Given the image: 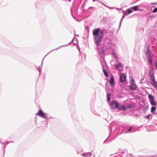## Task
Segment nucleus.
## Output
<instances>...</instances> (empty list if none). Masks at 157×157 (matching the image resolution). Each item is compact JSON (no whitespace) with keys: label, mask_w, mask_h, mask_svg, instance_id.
<instances>
[{"label":"nucleus","mask_w":157,"mask_h":157,"mask_svg":"<svg viewBox=\"0 0 157 157\" xmlns=\"http://www.w3.org/2000/svg\"><path fill=\"white\" fill-rule=\"evenodd\" d=\"M114 122H112L109 126L110 133L109 136L104 141L103 144H107L112 141L117 136L125 132L124 131V127L123 126L113 125Z\"/></svg>","instance_id":"obj_1"},{"label":"nucleus","mask_w":157,"mask_h":157,"mask_svg":"<svg viewBox=\"0 0 157 157\" xmlns=\"http://www.w3.org/2000/svg\"><path fill=\"white\" fill-rule=\"evenodd\" d=\"M99 29H97L94 31H92V34L94 39V42L96 47L95 48V50L98 53L101 52H101H104V50L102 48H101V43L102 42L103 38V36H102L99 34Z\"/></svg>","instance_id":"obj_2"},{"label":"nucleus","mask_w":157,"mask_h":157,"mask_svg":"<svg viewBox=\"0 0 157 157\" xmlns=\"http://www.w3.org/2000/svg\"><path fill=\"white\" fill-rule=\"evenodd\" d=\"M111 42V40L109 38L105 37L103 39V42L102 45H101V48H102L103 49L104 52H102L101 50V52L98 53L101 58H104L105 57V50L110 48Z\"/></svg>","instance_id":"obj_3"},{"label":"nucleus","mask_w":157,"mask_h":157,"mask_svg":"<svg viewBox=\"0 0 157 157\" xmlns=\"http://www.w3.org/2000/svg\"><path fill=\"white\" fill-rule=\"evenodd\" d=\"M110 106L112 109H117L118 110H126L127 108L124 105H121L117 100H113L111 101Z\"/></svg>","instance_id":"obj_4"},{"label":"nucleus","mask_w":157,"mask_h":157,"mask_svg":"<svg viewBox=\"0 0 157 157\" xmlns=\"http://www.w3.org/2000/svg\"><path fill=\"white\" fill-rule=\"evenodd\" d=\"M146 50L145 52V54L147 58V62L149 65H151L153 63V58L152 55V52L150 50V48L148 44H147L145 47Z\"/></svg>","instance_id":"obj_5"},{"label":"nucleus","mask_w":157,"mask_h":157,"mask_svg":"<svg viewBox=\"0 0 157 157\" xmlns=\"http://www.w3.org/2000/svg\"><path fill=\"white\" fill-rule=\"evenodd\" d=\"M85 6V4L84 3H83L79 10H78V6L76 9V12L77 13L78 11H79V13H88L91 14L93 13V12L92 11H90V10H96V8L94 7H89L87 9L85 10L84 7Z\"/></svg>","instance_id":"obj_6"},{"label":"nucleus","mask_w":157,"mask_h":157,"mask_svg":"<svg viewBox=\"0 0 157 157\" xmlns=\"http://www.w3.org/2000/svg\"><path fill=\"white\" fill-rule=\"evenodd\" d=\"M149 68V75L150 78L151 80V83L157 90V82L155 80L153 69L151 67H150Z\"/></svg>","instance_id":"obj_7"},{"label":"nucleus","mask_w":157,"mask_h":157,"mask_svg":"<svg viewBox=\"0 0 157 157\" xmlns=\"http://www.w3.org/2000/svg\"><path fill=\"white\" fill-rule=\"evenodd\" d=\"M75 40L76 41L77 43H74L73 44V46H76L77 47L78 50L79 51V52H80L81 51H80V48L78 45V40L77 39V38H75V37H74V38H73V39L72 40L71 42H70V43H69L68 44H66V45H62V46H59L56 49H53L52 50H57L58 49H59L61 47L67 46L71 44L72 43V42L73 41H75Z\"/></svg>","instance_id":"obj_8"},{"label":"nucleus","mask_w":157,"mask_h":157,"mask_svg":"<svg viewBox=\"0 0 157 157\" xmlns=\"http://www.w3.org/2000/svg\"><path fill=\"white\" fill-rule=\"evenodd\" d=\"M36 115L40 116L42 118H44V119H46L47 121H48L47 118H48V117L47 116L46 113L44 112L41 109L39 110L38 113L36 114Z\"/></svg>","instance_id":"obj_9"},{"label":"nucleus","mask_w":157,"mask_h":157,"mask_svg":"<svg viewBox=\"0 0 157 157\" xmlns=\"http://www.w3.org/2000/svg\"><path fill=\"white\" fill-rule=\"evenodd\" d=\"M109 82L110 86L111 87L112 90H113L114 87L115 85V82L114 77L112 75H111V76H110Z\"/></svg>","instance_id":"obj_10"},{"label":"nucleus","mask_w":157,"mask_h":157,"mask_svg":"<svg viewBox=\"0 0 157 157\" xmlns=\"http://www.w3.org/2000/svg\"><path fill=\"white\" fill-rule=\"evenodd\" d=\"M44 6V3L43 1L41 0H38L35 4L36 7L38 9L41 8Z\"/></svg>","instance_id":"obj_11"},{"label":"nucleus","mask_w":157,"mask_h":157,"mask_svg":"<svg viewBox=\"0 0 157 157\" xmlns=\"http://www.w3.org/2000/svg\"><path fill=\"white\" fill-rule=\"evenodd\" d=\"M119 77V82L120 83L124 82L126 78V76L124 73H121Z\"/></svg>","instance_id":"obj_12"},{"label":"nucleus","mask_w":157,"mask_h":157,"mask_svg":"<svg viewBox=\"0 0 157 157\" xmlns=\"http://www.w3.org/2000/svg\"><path fill=\"white\" fill-rule=\"evenodd\" d=\"M148 3L147 2H143L138 5L139 8H146L147 9Z\"/></svg>","instance_id":"obj_13"},{"label":"nucleus","mask_w":157,"mask_h":157,"mask_svg":"<svg viewBox=\"0 0 157 157\" xmlns=\"http://www.w3.org/2000/svg\"><path fill=\"white\" fill-rule=\"evenodd\" d=\"M133 126H130L128 129H125L124 128V131L125 132H124V133H128V132H131L132 131V132H133L135 131L134 130H133Z\"/></svg>","instance_id":"obj_14"},{"label":"nucleus","mask_w":157,"mask_h":157,"mask_svg":"<svg viewBox=\"0 0 157 157\" xmlns=\"http://www.w3.org/2000/svg\"><path fill=\"white\" fill-rule=\"evenodd\" d=\"M97 29H99V34H100L101 35H102V36H104V35H103L104 33H106L107 32V30L106 29H102V30H101L99 28H97L93 30V31H94L95 30H96Z\"/></svg>","instance_id":"obj_15"},{"label":"nucleus","mask_w":157,"mask_h":157,"mask_svg":"<svg viewBox=\"0 0 157 157\" xmlns=\"http://www.w3.org/2000/svg\"><path fill=\"white\" fill-rule=\"evenodd\" d=\"M137 87L136 84V83L134 84H131L129 86V89L132 90L134 91L136 90Z\"/></svg>","instance_id":"obj_16"},{"label":"nucleus","mask_w":157,"mask_h":157,"mask_svg":"<svg viewBox=\"0 0 157 157\" xmlns=\"http://www.w3.org/2000/svg\"><path fill=\"white\" fill-rule=\"evenodd\" d=\"M133 12V10H132L131 9H130V7L127 9L124 13H125V15L127 16L132 13Z\"/></svg>","instance_id":"obj_17"},{"label":"nucleus","mask_w":157,"mask_h":157,"mask_svg":"<svg viewBox=\"0 0 157 157\" xmlns=\"http://www.w3.org/2000/svg\"><path fill=\"white\" fill-rule=\"evenodd\" d=\"M85 29L87 33H84V35L85 34L86 35L87 37V38H88L89 36V31H90V28H89L87 26H85Z\"/></svg>","instance_id":"obj_18"},{"label":"nucleus","mask_w":157,"mask_h":157,"mask_svg":"<svg viewBox=\"0 0 157 157\" xmlns=\"http://www.w3.org/2000/svg\"><path fill=\"white\" fill-rule=\"evenodd\" d=\"M102 67L103 68V71L104 73V75L105 76L107 77H108L109 76V75L108 72H107V71H106V70L104 68V65L102 64Z\"/></svg>","instance_id":"obj_19"},{"label":"nucleus","mask_w":157,"mask_h":157,"mask_svg":"<svg viewBox=\"0 0 157 157\" xmlns=\"http://www.w3.org/2000/svg\"><path fill=\"white\" fill-rule=\"evenodd\" d=\"M92 155V154L91 152L85 153L82 154V155L83 156L90 157Z\"/></svg>","instance_id":"obj_20"},{"label":"nucleus","mask_w":157,"mask_h":157,"mask_svg":"<svg viewBox=\"0 0 157 157\" xmlns=\"http://www.w3.org/2000/svg\"><path fill=\"white\" fill-rule=\"evenodd\" d=\"M152 115L151 114H149L147 115L144 116V118L146 119H147L149 120H151L152 117Z\"/></svg>","instance_id":"obj_21"},{"label":"nucleus","mask_w":157,"mask_h":157,"mask_svg":"<svg viewBox=\"0 0 157 157\" xmlns=\"http://www.w3.org/2000/svg\"><path fill=\"white\" fill-rule=\"evenodd\" d=\"M123 67V65L121 63H119L118 64H116L115 65V68L116 69H117L119 68L120 67L122 68Z\"/></svg>","instance_id":"obj_22"},{"label":"nucleus","mask_w":157,"mask_h":157,"mask_svg":"<svg viewBox=\"0 0 157 157\" xmlns=\"http://www.w3.org/2000/svg\"><path fill=\"white\" fill-rule=\"evenodd\" d=\"M132 10H133L135 11H138V5L135 6L130 7Z\"/></svg>","instance_id":"obj_23"},{"label":"nucleus","mask_w":157,"mask_h":157,"mask_svg":"<svg viewBox=\"0 0 157 157\" xmlns=\"http://www.w3.org/2000/svg\"><path fill=\"white\" fill-rule=\"evenodd\" d=\"M156 108L155 106H153L151 108V112L153 114L155 115Z\"/></svg>","instance_id":"obj_24"},{"label":"nucleus","mask_w":157,"mask_h":157,"mask_svg":"<svg viewBox=\"0 0 157 157\" xmlns=\"http://www.w3.org/2000/svg\"><path fill=\"white\" fill-rule=\"evenodd\" d=\"M125 16H126V15H125V13H123V15H122V17H121V21L120 22V23H119V27L118 28V30L120 27L121 25V23H122V22L123 19L124 18V17H125Z\"/></svg>","instance_id":"obj_25"},{"label":"nucleus","mask_w":157,"mask_h":157,"mask_svg":"<svg viewBox=\"0 0 157 157\" xmlns=\"http://www.w3.org/2000/svg\"><path fill=\"white\" fill-rule=\"evenodd\" d=\"M149 101L154 100L155 99L154 97L151 94H149L148 95Z\"/></svg>","instance_id":"obj_26"},{"label":"nucleus","mask_w":157,"mask_h":157,"mask_svg":"<svg viewBox=\"0 0 157 157\" xmlns=\"http://www.w3.org/2000/svg\"><path fill=\"white\" fill-rule=\"evenodd\" d=\"M150 102L151 105L152 106H156V102L155 99L154 100L150 101Z\"/></svg>","instance_id":"obj_27"},{"label":"nucleus","mask_w":157,"mask_h":157,"mask_svg":"<svg viewBox=\"0 0 157 157\" xmlns=\"http://www.w3.org/2000/svg\"><path fill=\"white\" fill-rule=\"evenodd\" d=\"M153 8H154V9L152 10V12L153 13H155L157 12V7L154 6H152L151 9L152 10Z\"/></svg>","instance_id":"obj_28"},{"label":"nucleus","mask_w":157,"mask_h":157,"mask_svg":"<svg viewBox=\"0 0 157 157\" xmlns=\"http://www.w3.org/2000/svg\"><path fill=\"white\" fill-rule=\"evenodd\" d=\"M134 105L133 104H128L127 105V106H126V107L127 108V109L128 108V109H131L133 107H134Z\"/></svg>","instance_id":"obj_29"},{"label":"nucleus","mask_w":157,"mask_h":157,"mask_svg":"<svg viewBox=\"0 0 157 157\" xmlns=\"http://www.w3.org/2000/svg\"><path fill=\"white\" fill-rule=\"evenodd\" d=\"M111 94H107V98L108 101H109L111 99L110 96Z\"/></svg>","instance_id":"obj_30"},{"label":"nucleus","mask_w":157,"mask_h":157,"mask_svg":"<svg viewBox=\"0 0 157 157\" xmlns=\"http://www.w3.org/2000/svg\"><path fill=\"white\" fill-rule=\"evenodd\" d=\"M112 55L115 57V59H117V56L116 55V53L114 52H113L112 53Z\"/></svg>","instance_id":"obj_31"},{"label":"nucleus","mask_w":157,"mask_h":157,"mask_svg":"<svg viewBox=\"0 0 157 157\" xmlns=\"http://www.w3.org/2000/svg\"><path fill=\"white\" fill-rule=\"evenodd\" d=\"M130 84H134V80L133 78H131L130 79Z\"/></svg>","instance_id":"obj_32"},{"label":"nucleus","mask_w":157,"mask_h":157,"mask_svg":"<svg viewBox=\"0 0 157 157\" xmlns=\"http://www.w3.org/2000/svg\"><path fill=\"white\" fill-rule=\"evenodd\" d=\"M36 69L38 71V72L39 73V75H40L41 72V69H41V68H40V67H37Z\"/></svg>","instance_id":"obj_33"},{"label":"nucleus","mask_w":157,"mask_h":157,"mask_svg":"<svg viewBox=\"0 0 157 157\" xmlns=\"http://www.w3.org/2000/svg\"><path fill=\"white\" fill-rule=\"evenodd\" d=\"M94 112H93L92 111V110H91V112H92V113L96 115L97 116H98V117H101V116L99 114V113H97L95 111H94Z\"/></svg>","instance_id":"obj_34"},{"label":"nucleus","mask_w":157,"mask_h":157,"mask_svg":"<svg viewBox=\"0 0 157 157\" xmlns=\"http://www.w3.org/2000/svg\"><path fill=\"white\" fill-rule=\"evenodd\" d=\"M68 2H72V4L73 5L75 2H76L77 0H67Z\"/></svg>","instance_id":"obj_35"},{"label":"nucleus","mask_w":157,"mask_h":157,"mask_svg":"<svg viewBox=\"0 0 157 157\" xmlns=\"http://www.w3.org/2000/svg\"><path fill=\"white\" fill-rule=\"evenodd\" d=\"M80 55L81 56H84V60H85V59H86V55L84 53H83L82 52V53H80Z\"/></svg>","instance_id":"obj_36"},{"label":"nucleus","mask_w":157,"mask_h":157,"mask_svg":"<svg viewBox=\"0 0 157 157\" xmlns=\"http://www.w3.org/2000/svg\"><path fill=\"white\" fill-rule=\"evenodd\" d=\"M53 50H52L51 51H50V52H49L44 57V58L42 60V61H41V63H43V60H44V58L45 57L47 56L49 53H50V52H52V51H53Z\"/></svg>","instance_id":"obj_37"},{"label":"nucleus","mask_w":157,"mask_h":157,"mask_svg":"<svg viewBox=\"0 0 157 157\" xmlns=\"http://www.w3.org/2000/svg\"><path fill=\"white\" fill-rule=\"evenodd\" d=\"M147 157H157V154L152 155H147Z\"/></svg>","instance_id":"obj_38"},{"label":"nucleus","mask_w":157,"mask_h":157,"mask_svg":"<svg viewBox=\"0 0 157 157\" xmlns=\"http://www.w3.org/2000/svg\"><path fill=\"white\" fill-rule=\"evenodd\" d=\"M125 153L124 151H122L121 152L120 154H118V155H119V157H122V155H121V153L123 154V153Z\"/></svg>","instance_id":"obj_39"},{"label":"nucleus","mask_w":157,"mask_h":157,"mask_svg":"<svg viewBox=\"0 0 157 157\" xmlns=\"http://www.w3.org/2000/svg\"><path fill=\"white\" fill-rule=\"evenodd\" d=\"M138 11H140L141 12H144V10L143 8H139Z\"/></svg>","instance_id":"obj_40"},{"label":"nucleus","mask_w":157,"mask_h":157,"mask_svg":"<svg viewBox=\"0 0 157 157\" xmlns=\"http://www.w3.org/2000/svg\"><path fill=\"white\" fill-rule=\"evenodd\" d=\"M150 5H157V2H152V3H151L150 4Z\"/></svg>","instance_id":"obj_41"},{"label":"nucleus","mask_w":157,"mask_h":157,"mask_svg":"<svg viewBox=\"0 0 157 157\" xmlns=\"http://www.w3.org/2000/svg\"><path fill=\"white\" fill-rule=\"evenodd\" d=\"M147 155H138V157H147Z\"/></svg>","instance_id":"obj_42"},{"label":"nucleus","mask_w":157,"mask_h":157,"mask_svg":"<svg viewBox=\"0 0 157 157\" xmlns=\"http://www.w3.org/2000/svg\"><path fill=\"white\" fill-rule=\"evenodd\" d=\"M109 82H106L105 83V86L106 87H107V88H108V86H109V84H107V83H108Z\"/></svg>","instance_id":"obj_43"},{"label":"nucleus","mask_w":157,"mask_h":157,"mask_svg":"<svg viewBox=\"0 0 157 157\" xmlns=\"http://www.w3.org/2000/svg\"><path fill=\"white\" fill-rule=\"evenodd\" d=\"M6 145H5L3 147L4 155L5 154V149L6 148Z\"/></svg>","instance_id":"obj_44"},{"label":"nucleus","mask_w":157,"mask_h":157,"mask_svg":"<svg viewBox=\"0 0 157 157\" xmlns=\"http://www.w3.org/2000/svg\"><path fill=\"white\" fill-rule=\"evenodd\" d=\"M155 67L157 69V60L155 61Z\"/></svg>","instance_id":"obj_45"},{"label":"nucleus","mask_w":157,"mask_h":157,"mask_svg":"<svg viewBox=\"0 0 157 157\" xmlns=\"http://www.w3.org/2000/svg\"><path fill=\"white\" fill-rule=\"evenodd\" d=\"M79 64H81L80 63H78L76 65V68H77V67H78V65H79Z\"/></svg>","instance_id":"obj_46"},{"label":"nucleus","mask_w":157,"mask_h":157,"mask_svg":"<svg viewBox=\"0 0 157 157\" xmlns=\"http://www.w3.org/2000/svg\"><path fill=\"white\" fill-rule=\"evenodd\" d=\"M10 143V142L9 141H7L6 143H5V145H7L8 144Z\"/></svg>","instance_id":"obj_47"},{"label":"nucleus","mask_w":157,"mask_h":157,"mask_svg":"<svg viewBox=\"0 0 157 157\" xmlns=\"http://www.w3.org/2000/svg\"><path fill=\"white\" fill-rule=\"evenodd\" d=\"M71 14L72 16L74 18V17L73 15L72 10L71 9Z\"/></svg>","instance_id":"obj_48"},{"label":"nucleus","mask_w":157,"mask_h":157,"mask_svg":"<svg viewBox=\"0 0 157 157\" xmlns=\"http://www.w3.org/2000/svg\"><path fill=\"white\" fill-rule=\"evenodd\" d=\"M108 8L110 10H112L114 9L113 7H110L109 6H108Z\"/></svg>","instance_id":"obj_49"},{"label":"nucleus","mask_w":157,"mask_h":157,"mask_svg":"<svg viewBox=\"0 0 157 157\" xmlns=\"http://www.w3.org/2000/svg\"><path fill=\"white\" fill-rule=\"evenodd\" d=\"M52 118H54L52 117H48V118H47V119H48H48H52Z\"/></svg>","instance_id":"obj_50"},{"label":"nucleus","mask_w":157,"mask_h":157,"mask_svg":"<svg viewBox=\"0 0 157 157\" xmlns=\"http://www.w3.org/2000/svg\"><path fill=\"white\" fill-rule=\"evenodd\" d=\"M133 156V155L132 154H129V157H132Z\"/></svg>","instance_id":"obj_51"},{"label":"nucleus","mask_w":157,"mask_h":157,"mask_svg":"<svg viewBox=\"0 0 157 157\" xmlns=\"http://www.w3.org/2000/svg\"><path fill=\"white\" fill-rule=\"evenodd\" d=\"M0 143L2 144H5V142H2V141H1L0 140Z\"/></svg>","instance_id":"obj_52"},{"label":"nucleus","mask_w":157,"mask_h":157,"mask_svg":"<svg viewBox=\"0 0 157 157\" xmlns=\"http://www.w3.org/2000/svg\"><path fill=\"white\" fill-rule=\"evenodd\" d=\"M42 66H43V64L42 63H41V65L39 67H40V68L42 69Z\"/></svg>","instance_id":"obj_53"},{"label":"nucleus","mask_w":157,"mask_h":157,"mask_svg":"<svg viewBox=\"0 0 157 157\" xmlns=\"http://www.w3.org/2000/svg\"><path fill=\"white\" fill-rule=\"evenodd\" d=\"M150 17H151V18H153V17H154V15H150Z\"/></svg>","instance_id":"obj_54"},{"label":"nucleus","mask_w":157,"mask_h":157,"mask_svg":"<svg viewBox=\"0 0 157 157\" xmlns=\"http://www.w3.org/2000/svg\"><path fill=\"white\" fill-rule=\"evenodd\" d=\"M90 109H91V110H92V111L93 112H94V111H95L93 109H92V108H90Z\"/></svg>","instance_id":"obj_55"},{"label":"nucleus","mask_w":157,"mask_h":157,"mask_svg":"<svg viewBox=\"0 0 157 157\" xmlns=\"http://www.w3.org/2000/svg\"><path fill=\"white\" fill-rule=\"evenodd\" d=\"M45 75H44V77H43V79H44V81L45 79Z\"/></svg>","instance_id":"obj_56"},{"label":"nucleus","mask_w":157,"mask_h":157,"mask_svg":"<svg viewBox=\"0 0 157 157\" xmlns=\"http://www.w3.org/2000/svg\"><path fill=\"white\" fill-rule=\"evenodd\" d=\"M138 157V155H136L135 156H133L132 157Z\"/></svg>","instance_id":"obj_57"},{"label":"nucleus","mask_w":157,"mask_h":157,"mask_svg":"<svg viewBox=\"0 0 157 157\" xmlns=\"http://www.w3.org/2000/svg\"><path fill=\"white\" fill-rule=\"evenodd\" d=\"M70 99H71V98H70V97H69L68 98V101H69V100H70Z\"/></svg>","instance_id":"obj_58"},{"label":"nucleus","mask_w":157,"mask_h":157,"mask_svg":"<svg viewBox=\"0 0 157 157\" xmlns=\"http://www.w3.org/2000/svg\"><path fill=\"white\" fill-rule=\"evenodd\" d=\"M103 5L104 6H105V7H107L108 8V6H106V5H105V4H103Z\"/></svg>","instance_id":"obj_59"},{"label":"nucleus","mask_w":157,"mask_h":157,"mask_svg":"<svg viewBox=\"0 0 157 157\" xmlns=\"http://www.w3.org/2000/svg\"><path fill=\"white\" fill-rule=\"evenodd\" d=\"M73 42V43H77L76 41H75H75H73L72 42V43Z\"/></svg>","instance_id":"obj_60"},{"label":"nucleus","mask_w":157,"mask_h":157,"mask_svg":"<svg viewBox=\"0 0 157 157\" xmlns=\"http://www.w3.org/2000/svg\"><path fill=\"white\" fill-rule=\"evenodd\" d=\"M34 66H35V67L36 68L38 67H37V66H36V65L35 64V65H34Z\"/></svg>","instance_id":"obj_61"},{"label":"nucleus","mask_w":157,"mask_h":157,"mask_svg":"<svg viewBox=\"0 0 157 157\" xmlns=\"http://www.w3.org/2000/svg\"><path fill=\"white\" fill-rule=\"evenodd\" d=\"M103 22H105V21L104 17L103 19Z\"/></svg>","instance_id":"obj_62"},{"label":"nucleus","mask_w":157,"mask_h":157,"mask_svg":"<svg viewBox=\"0 0 157 157\" xmlns=\"http://www.w3.org/2000/svg\"><path fill=\"white\" fill-rule=\"evenodd\" d=\"M76 36H77V37H79V35H76Z\"/></svg>","instance_id":"obj_63"},{"label":"nucleus","mask_w":157,"mask_h":157,"mask_svg":"<svg viewBox=\"0 0 157 157\" xmlns=\"http://www.w3.org/2000/svg\"><path fill=\"white\" fill-rule=\"evenodd\" d=\"M155 115H157V112L156 113H155Z\"/></svg>","instance_id":"obj_64"}]
</instances>
